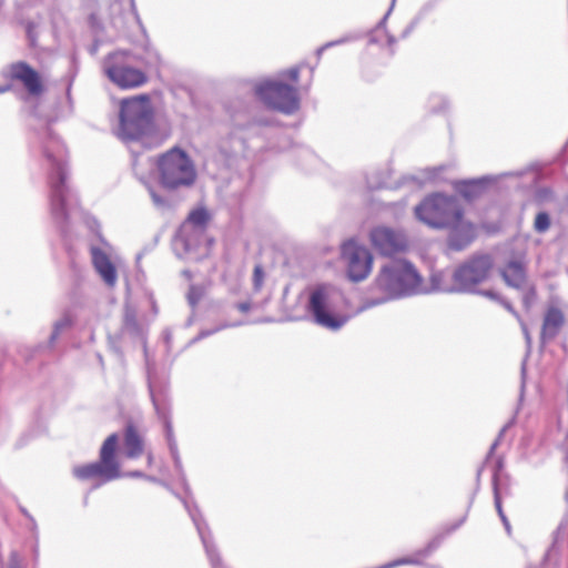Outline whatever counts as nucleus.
Masks as SVG:
<instances>
[{
  "label": "nucleus",
  "mask_w": 568,
  "mask_h": 568,
  "mask_svg": "<svg viewBox=\"0 0 568 568\" xmlns=\"http://www.w3.org/2000/svg\"><path fill=\"white\" fill-rule=\"evenodd\" d=\"M205 241L206 234L201 230H189L184 232L183 227H180L173 240V251L180 258L197 260L200 248Z\"/></svg>",
  "instance_id": "obj_17"
},
{
  "label": "nucleus",
  "mask_w": 568,
  "mask_h": 568,
  "mask_svg": "<svg viewBox=\"0 0 568 568\" xmlns=\"http://www.w3.org/2000/svg\"><path fill=\"white\" fill-rule=\"evenodd\" d=\"M536 180H537V176H536V174L534 173V174H532V182H534V183H536Z\"/></svg>",
  "instance_id": "obj_59"
},
{
  "label": "nucleus",
  "mask_w": 568,
  "mask_h": 568,
  "mask_svg": "<svg viewBox=\"0 0 568 568\" xmlns=\"http://www.w3.org/2000/svg\"><path fill=\"white\" fill-rule=\"evenodd\" d=\"M501 521H503V524L505 526V529H506L507 534L509 535L510 531H511V527H510V524H509L507 517L503 518Z\"/></svg>",
  "instance_id": "obj_47"
},
{
  "label": "nucleus",
  "mask_w": 568,
  "mask_h": 568,
  "mask_svg": "<svg viewBox=\"0 0 568 568\" xmlns=\"http://www.w3.org/2000/svg\"><path fill=\"white\" fill-rule=\"evenodd\" d=\"M499 303H500V304H501V305H503V306H504L508 312H510L513 315L518 316L517 312L514 310V307L511 306V304H510L508 301H506V300L501 298V301H500Z\"/></svg>",
  "instance_id": "obj_44"
},
{
  "label": "nucleus",
  "mask_w": 568,
  "mask_h": 568,
  "mask_svg": "<svg viewBox=\"0 0 568 568\" xmlns=\"http://www.w3.org/2000/svg\"><path fill=\"white\" fill-rule=\"evenodd\" d=\"M449 106V101L448 99L443 95V94H438V93H435V94H432L429 98H428V109L434 112V113H438V112H443L445 111L447 108Z\"/></svg>",
  "instance_id": "obj_29"
},
{
  "label": "nucleus",
  "mask_w": 568,
  "mask_h": 568,
  "mask_svg": "<svg viewBox=\"0 0 568 568\" xmlns=\"http://www.w3.org/2000/svg\"><path fill=\"white\" fill-rule=\"evenodd\" d=\"M392 8H393V6L385 13L383 19L378 22L376 29L371 33V36H369V43L371 44L379 42V39H378L377 34L381 33V32H385L384 29H385V26H386V21H387L388 17H389V14L392 12Z\"/></svg>",
  "instance_id": "obj_34"
},
{
  "label": "nucleus",
  "mask_w": 568,
  "mask_h": 568,
  "mask_svg": "<svg viewBox=\"0 0 568 568\" xmlns=\"http://www.w3.org/2000/svg\"><path fill=\"white\" fill-rule=\"evenodd\" d=\"M418 18H415L406 28L405 30L402 32V38L405 39L407 38L410 32L416 28V26L418 24Z\"/></svg>",
  "instance_id": "obj_41"
},
{
  "label": "nucleus",
  "mask_w": 568,
  "mask_h": 568,
  "mask_svg": "<svg viewBox=\"0 0 568 568\" xmlns=\"http://www.w3.org/2000/svg\"><path fill=\"white\" fill-rule=\"evenodd\" d=\"M244 324V321H237V322H232V323H223L212 329H203L199 333V335L194 338V342L195 341H200V339H203L205 337H209L211 336L212 334L221 331V329H224V328H229V327H237V326H242Z\"/></svg>",
  "instance_id": "obj_32"
},
{
  "label": "nucleus",
  "mask_w": 568,
  "mask_h": 568,
  "mask_svg": "<svg viewBox=\"0 0 568 568\" xmlns=\"http://www.w3.org/2000/svg\"><path fill=\"white\" fill-rule=\"evenodd\" d=\"M514 423H515V417H513L508 423H506V424L503 426V428L499 430L498 437L495 439V442H494V443L491 444V446H490V449H489L488 455H487V457H486V460H485V463H484V465H485V466H486V465H488V464H490L491 456H493V454H494L495 449L497 448V446L499 445V442H500L501 437L504 436V434L506 433V430H507L508 428H510V427L514 425Z\"/></svg>",
  "instance_id": "obj_33"
},
{
  "label": "nucleus",
  "mask_w": 568,
  "mask_h": 568,
  "mask_svg": "<svg viewBox=\"0 0 568 568\" xmlns=\"http://www.w3.org/2000/svg\"><path fill=\"white\" fill-rule=\"evenodd\" d=\"M209 221V213L205 209L200 207L196 210H193L190 214L187 220L181 225L183 227V231L189 230H201L203 233H205L206 230V223Z\"/></svg>",
  "instance_id": "obj_26"
},
{
  "label": "nucleus",
  "mask_w": 568,
  "mask_h": 568,
  "mask_svg": "<svg viewBox=\"0 0 568 568\" xmlns=\"http://www.w3.org/2000/svg\"><path fill=\"white\" fill-rule=\"evenodd\" d=\"M341 254L346 264L347 276L352 282H361L368 276L373 263V256L368 248L354 240H348L342 245Z\"/></svg>",
  "instance_id": "obj_12"
},
{
  "label": "nucleus",
  "mask_w": 568,
  "mask_h": 568,
  "mask_svg": "<svg viewBox=\"0 0 568 568\" xmlns=\"http://www.w3.org/2000/svg\"><path fill=\"white\" fill-rule=\"evenodd\" d=\"M302 153L305 154V155H311V152L307 149H303Z\"/></svg>",
  "instance_id": "obj_57"
},
{
  "label": "nucleus",
  "mask_w": 568,
  "mask_h": 568,
  "mask_svg": "<svg viewBox=\"0 0 568 568\" xmlns=\"http://www.w3.org/2000/svg\"><path fill=\"white\" fill-rule=\"evenodd\" d=\"M272 122L264 118H256L251 122L242 123L235 120L234 126L229 134L230 151L233 154H244L246 151V140L258 132L262 126H268Z\"/></svg>",
  "instance_id": "obj_19"
},
{
  "label": "nucleus",
  "mask_w": 568,
  "mask_h": 568,
  "mask_svg": "<svg viewBox=\"0 0 568 568\" xmlns=\"http://www.w3.org/2000/svg\"><path fill=\"white\" fill-rule=\"evenodd\" d=\"M520 175L521 172H506L500 175H486L479 179L459 181L456 183L455 189L466 200H473L478 197L488 184L497 182L501 178Z\"/></svg>",
  "instance_id": "obj_20"
},
{
  "label": "nucleus",
  "mask_w": 568,
  "mask_h": 568,
  "mask_svg": "<svg viewBox=\"0 0 568 568\" xmlns=\"http://www.w3.org/2000/svg\"><path fill=\"white\" fill-rule=\"evenodd\" d=\"M494 261L489 254H474L459 264L452 274L453 288L462 294H474L491 272Z\"/></svg>",
  "instance_id": "obj_9"
},
{
  "label": "nucleus",
  "mask_w": 568,
  "mask_h": 568,
  "mask_svg": "<svg viewBox=\"0 0 568 568\" xmlns=\"http://www.w3.org/2000/svg\"><path fill=\"white\" fill-rule=\"evenodd\" d=\"M10 89V85H0V93H4Z\"/></svg>",
  "instance_id": "obj_55"
},
{
  "label": "nucleus",
  "mask_w": 568,
  "mask_h": 568,
  "mask_svg": "<svg viewBox=\"0 0 568 568\" xmlns=\"http://www.w3.org/2000/svg\"><path fill=\"white\" fill-rule=\"evenodd\" d=\"M423 566L425 568H443L442 566H438V565H425L424 562H423Z\"/></svg>",
  "instance_id": "obj_56"
},
{
  "label": "nucleus",
  "mask_w": 568,
  "mask_h": 568,
  "mask_svg": "<svg viewBox=\"0 0 568 568\" xmlns=\"http://www.w3.org/2000/svg\"><path fill=\"white\" fill-rule=\"evenodd\" d=\"M144 55L130 50H116L109 53L103 61V71L108 79L120 89H135L148 81L146 74L138 67V62L153 67L160 62L159 53L149 44Z\"/></svg>",
  "instance_id": "obj_5"
},
{
  "label": "nucleus",
  "mask_w": 568,
  "mask_h": 568,
  "mask_svg": "<svg viewBox=\"0 0 568 568\" xmlns=\"http://www.w3.org/2000/svg\"><path fill=\"white\" fill-rule=\"evenodd\" d=\"M122 334L141 341L143 346H145L144 327L138 322L134 310L129 306L125 307L124 312ZM144 352L146 353V347H144Z\"/></svg>",
  "instance_id": "obj_25"
},
{
  "label": "nucleus",
  "mask_w": 568,
  "mask_h": 568,
  "mask_svg": "<svg viewBox=\"0 0 568 568\" xmlns=\"http://www.w3.org/2000/svg\"><path fill=\"white\" fill-rule=\"evenodd\" d=\"M565 323L562 312L557 307H549L544 316L540 342L546 344L552 341L558 334Z\"/></svg>",
  "instance_id": "obj_22"
},
{
  "label": "nucleus",
  "mask_w": 568,
  "mask_h": 568,
  "mask_svg": "<svg viewBox=\"0 0 568 568\" xmlns=\"http://www.w3.org/2000/svg\"><path fill=\"white\" fill-rule=\"evenodd\" d=\"M374 287L382 293V296L367 297L359 307V312L389 301L428 292L423 287L422 276L415 266L402 258L390 260L381 267L374 281Z\"/></svg>",
  "instance_id": "obj_2"
},
{
  "label": "nucleus",
  "mask_w": 568,
  "mask_h": 568,
  "mask_svg": "<svg viewBox=\"0 0 568 568\" xmlns=\"http://www.w3.org/2000/svg\"><path fill=\"white\" fill-rule=\"evenodd\" d=\"M165 339H166V343H169V341H170V334L169 333L165 335Z\"/></svg>",
  "instance_id": "obj_60"
},
{
  "label": "nucleus",
  "mask_w": 568,
  "mask_h": 568,
  "mask_svg": "<svg viewBox=\"0 0 568 568\" xmlns=\"http://www.w3.org/2000/svg\"><path fill=\"white\" fill-rule=\"evenodd\" d=\"M566 497H567V499H568V490H567Z\"/></svg>",
  "instance_id": "obj_62"
},
{
  "label": "nucleus",
  "mask_w": 568,
  "mask_h": 568,
  "mask_svg": "<svg viewBox=\"0 0 568 568\" xmlns=\"http://www.w3.org/2000/svg\"><path fill=\"white\" fill-rule=\"evenodd\" d=\"M327 49H329V48H328V47H326V43H325V44H323L322 47H320V48L316 50V55H317V58L320 59V58H321V55L323 54V52H324L325 50H327Z\"/></svg>",
  "instance_id": "obj_48"
},
{
  "label": "nucleus",
  "mask_w": 568,
  "mask_h": 568,
  "mask_svg": "<svg viewBox=\"0 0 568 568\" xmlns=\"http://www.w3.org/2000/svg\"><path fill=\"white\" fill-rule=\"evenodd\" d=\"M527 568H532L531 566H528Z\"/></svg>",
  "instance_id": "obj_63"
},
{
  "label": "nucleus",
  "mask_w": 568,
  "mask_h": 568,
  "mask_svg": "<svg viewBox=\"0 0 568 568\" xmlns=\"http://www.w3.org/2000/svg\"><path fill=\"white\" fill-rule=\"evenodd\" d=\"M358 37L356 36H344L337 40H333V41H329V42H326V47L328 48H333V47H336V45H341V44H344V43H347V42H351V41H354L356 40Z\"/></svg>",
  "instance_id": "obj_38"
},
{
  "label": "nucleus",
  "mask_w": 568,
  "mask_h": 568,
  "mask_svg": "<svg viewBox=\"0 0 568 568\" xmlns=\"http://www.w3.org/2000/svg\"><path fill=\"white\" fill-rule=\"evenodd\" d=\"M480 473H481V469H479L477 473V479H479Z\"/></svg>",
  "instance_id": "obj_61"
},
{
  "label": "nucleus",
  "mask_w": 568,
  "mask_h": 568,
  "mask_svg": "<svg viewBox=\"0 0 568 568\" xmlns=\"http://www.w3.org/2000/svg\"><path fill=\"white\" fill-rule=\"evenodd\" d=\"M501 469H503V460H501V458H497L493 465V491H494V504H495L496 510H497L500 519L506 517V515L504 514V510H503L501 497H500V493H499V488H498V475Z\"/></svg>",
  "instance_id": "obj_27"
},
{
  "label": "nucleus",
  "mask_w": 568,
  "mask_h": 568,
  "mask_svg": "<svg viewBox=\"0 0 568 568\" xmlns=\"http://www.w3.org/2000/svg\"><path fill=\"white\" fill-rule=\"evenodd\" d=\"M201 298V292L195 286H191L187 292V301L192 307H195Z\"/></svg>",
  "instance_id": "obj_37"
},
{
  "label": "nucleus",
  "mask_w": 568,
  "mask_h": 568,
  "mask_svg": "<svg viewBox=\"0 0 568 568\" xmlns=\"http://www.w3.org/2000/svg\"><path fill=\"white\" fill-rule=\"evenodd\" d=\"M116 135L128 144H140L144 149L158 148L164 142L165 136L155 126L146 95L122 101Z\"/></svg>",
  "instance_id": "obj_3"
},
{
  "label": "nucleus",
  "mask_w": 568,
  "mask_h": 568,
  "mask_svg": "<svg viewBox=\"0 0 568 568\" xmlns=\"http://www.w3.org/2000/svg\"><path fill=\"white\" fill-rule=\"evenodd\" d=\"M264 282V272L261 265H256L253 271V288L258 292Z\"/></svg>",
  "instance_id": "obj_35"
},
{
  "label": "nucleus",
  "mask_w": 568,
  "mask_h": 568,
  "mask_svg": "<svg viewBox=\"0 0 568 568\" xmlns=\"http://www.w3.org/2000/svg\"><path fill=\"white\" fill-rule=\"evenodd\" d=\"M523 329H524V334H525V337H526V342H527L528 345H530V343H531L530 335H529V333H528V331H527V328L525 326L523 327Z\"/></svg>",
  "instance_id": "obj_52"
},
{
  "label": "nucleus",
  "mask_w": 568,
  "mask_h": 568,
  "mask_svg": "<svg viewBox=\"0 0 568 568\" xmlns=\"http://www.w3.org/2000/svg\"><path fill=\"white\" fill-rule=\"evenodd\" d=\"M551 225L550 216L547 212H539L534 221V230L539 233L544 234L546 233Z\"/></svg>",
  "instance_id": "obj_30"
},
{
  "label": "nucleus",
  "mask_w": 568,
  "mask_h": 568,
  "mask_svg": "<svg viewBox=\"0 0 568 568\" xmlns=\"http://www.w3.org/2000/svg\"><path fill=\"white\" fill-rule=\"evenodd\" d=\"M185 510L187 511L189 516L191 517L196 531L199 534V537L203 544L205 554L207 556V559L211 564L212 568H227L219 554L217 547L213 540L212 532L210 530L209 525L206 524L205 519L203 518L199 507L196 504L191 503L184 498H181Z\"/></svg>",
  "instance_id": "obj_13"
},
{
  "label": "nucleus",
  "mask_w": 568,
  "mask_h": 568,
  "mask_svg": "<svg viewBox=\"0 0 568 568\" xmlns=\"http://www.w3.org/2000/svg\"><path fill=\"white\" fill-rule=\"evenodd\" d=\"M530 295H531V296H534V295H535V292H534V291H531L529 294H526V295H525V297H524V303H525V305H526V306H528V305H529V297H530Z\"/></svg>",
  "instance_id": "obj_51"
},
{
  "label": "nucleus",
  "mask_w": 568,
  "mask_h": 568,
  "mask_svg": "<svg viewBox=\"0 0 568 568\" xmlns=\"http://www.w3.org/2000/svg\"><path fill=\"white\" fill-rule=\"evenodd\" d=\"M22 513L31 519L32 524H33V529L36 530L37 529V524L34 523V519L26 511V510H22Z\"/></svg>",
  "instance_id": "obj_53"
},
{
  "label": "nucleus",
  "mask_w": 568,
  "mask_h": 568,
  "mask_svg": "<svg viewBox=\"0 0 568 568\" xmlns=\"http://www.w3.org/2000/svg\"><path fill=\"white\" fill-rule=\"evenodd\" d=\"M385 36H386L388 45H393L396 42V39L394 36L387 34V33H385Z\"/></svg>",
  "instance_id": "obj_49"
},
{
  "label": "nucleus",
  "mask_w": 568,
  "mask_h": 568,
  "mask_svg": "<svg viewBox=\"0 0 568 568\" xmlns=\"http://www.w3.org/2000/svg\"><path fill=\"white\" fill-rule=\"evenodd\" d=\"M476 294H478V295H483V296H485V297H487V298H489V300H491V301H496V302H498V303H499V302L501 301V298H503V297H501L497 292H495V291H493V290H479V288H478V292H477Z\"/></svg>",
  "instance_id": "obj_39"
},
{
  "label": "nucleus",
  "mask_w": 568,
  "mask_h": 568,
  "mask_svg": "<svg viewBox=\"0 0 568 568\" xmlns=\"http://www.w3.org/2000/svg\"><path fill=\"white\" fill-rule=\"evenodd\" d=\"M430 286H432L430 291H433V292L438 291V292H445V293H454L453 291H450V288H453V284L445 285L443 283V274L440 272L432 273Z\"/></svg>",
  "instance_id": "obj_31"
},
{
  "label": "nucleus",
  "mask_w": 568,
  "mask_h": 568,
  "mask_svg": "<svg viewBox=\"0 0 568 568\" xmlns=\"http://www.w3.org/2000/svg\"><path fill=\"white\" fill-rule=\"evenodd\" d=\"M464 215L463 206L455 196L436 193L425 197L416 207L417 220L432 229H446Z\"/></svg>",
  "instance_id": "obj_7"
},
{
  "label": "nucleus",
  "mask_w": 568,
  "mask_h": 568,
  "mask_svg": "<svg viewBox=\"0 0 568 568\" xmlns=\"http://www.w3.org/2000/svg\"><path fill=\"white\" fill-rule=\"evenodd\" d=\"M132 153V170L136 179L148 189L154 206L159 210H166L171 207L170 201L161 195L154 186L150 184L149 174L154 169L153 159L150 156H140L139 152L131 148Z\"/></svg>",
  "instance_id": "obj_15"
},
{
  "label": "nucleus",
  "mask_w": 568,
  "mask_h": 568,
  "mask_svg": "<svg viewBox=\"0 0 568 568\" xmlns=\"http://www.w3.org/2000/svg\"><path fill=\"white\" fill-rule=\"evenodd\" d=\"M3 74L11 80L21 82L31 95H39L43 91L39 72L24 61L9 64Z\"/></svg>",
  "instance_id": "obj_18"
},
{
  "label": "nucleus",
  "mask_w": 568,
  "mask_h": 568,
  "mask_svg": "<svg viewBox=\"0 0 568 568\" xmlns=\"http://www.w3.org/2000/svg\"><path fill=\"white\" fill-rule=\"evenodd\" d=\"M144 478H145V479H148L149 481L158 483V484H161V485H163V486L168 487V485H166V484L161 483L158 478H155V477H153V476L144 475Z\"/></svg>",
  "instance_id": "obj_46"
},
{
  "label": "nucleus",
  "mask_w": 568,
  "mask_h": 568,
  "mask_svg": "<svg viewBox=\"0 0 568 568\" xmlns=\"http://www.w3.org/2000/svg\"><path fill=\"white\" fill-rule=\"evenodd\" d=\"M146 457H148V464H149V465H152V463H153V455H152V453H151V452H149V453H148V455H146Z\"/></svg>",
  "instance_id": "obj_54"
},
{
  "label": "nucleus",
  "mask_w": 568,
  "mask_h": 568,
  "mask_svg": "<svg viewBox=\"0 0 568 568\" xmlns=\"http://www.w3.org/2000/svg\"><path fill=\"white\" fill-rule=\"evenodd\" d=\"M119 442L116 434H111L103 443L100 450V460L91 464L74 466L72 474L79 480L98 479L93 488L102 484L112 481L122 476L120 464L115 457V450Z\"/></svg>",
  "instance_id": "obj_8"
},
{
  "label": "nucleus",
  "mask_w": 568,
  "mask_h": 568,
  "mask_svg": "<svg viewBox=\"0 0 568 568\" xmlns=\"http://www.w3.org/2000/svg\"><path fill=\"white\" fill-rule=\"evenodd\" d=\"M255 95L270 109L294 114L301 105L297 88L281 80H265L254 87Z\"/></svg>",
  "instance_id": "obj_11"
},
{
  "label": "nucleus",
  "mask_w": 568,
  "mask_h": 568,
  "mask_svg": "<svg viewBox=\"0 0 568 568\" xmlns=\"http://www.w3.org/2000/svg\"><path fill=\"white\" fill-rule=\"evenodd\" d=\"M235 307L242 312V313H246L251 310V304L248 302H241V303H237L235 305Z\"/></svg>",
  "instance_id": "obj_42"
},
{
  "label": "nucleus",
  "mask_w": 568,
  "mask_h": 568,
  "mask_svg": "<svg viewBox=\"0 0 568 568\" xmlns=\"http://www.w3.org/2000/svg\"><path fill=\"white\" fill-rule=\"evenodd\" d=\"M160 183L164 189L178 190L191 186L196 179V171L187 153L179 148H173L163 153L156 161Z\"/></svg>",
  "instance_id": "obj_6"
},
{
  "label": "nucleus",
  "mask_w": 568,
  "mask_h": 568,
  "mask_svg": "<svg viewBox=\"0 0 568 568\" xmlns=\"http://www.w3.org/2000/svg\"><path fill=\"white\" fill-rule=\"evenodd\" d=\"M447 229L449 230L448 246L453 251H462L466 248L476 235L474 225L464 220V215Z\"/></svg>",
  "instance_id": "obj_21"
},
{
  "label": "nucleus",
  "mask_w": 568,
  "mask_h": 568,
  "mask_svg": "<svg viewBox=\"0 0 568 568\" xmlns=\"http://www.w3.org/2000/svg\"><path fill=\"white\" fill-rule=\"evenodd\" d=\"M146 366H148V385H149V392L150 396L154 406V409L156 412L158 417L163 422L165 433H166V439L169 444V449L174 463V468L178 473V475L181 478L182 485L186 491H189V485L186 481V477L184 474V469L182 466V460L178 450L176 442L173 437V428L172 423L170 418V406H169V398L168 394L164 387L159 386L154 379L153 375V367L146 359Z\"/></svg>",
  "instance_id": "obj_10"
},
{
  "label": "nucleus",
  "mask_w": 568,
  "mask_h": 568,
  "mask_svg": "<svg viewBox=\"0 0 568 568\" xmlns=\"http://www.w3.org/2000/svg\"><path fill=\"white\" fill-rule=\"evenodd\" d=\"M306 316L317 326L338 332L351 320L346 311V296L331 283H317L306 290Z\"/></svg>",
  "instance_id": "obj_4"
},
{
  "label": "nucleus",
  "mask_w": 568,
  "mask_h": 568,
  "mask_svg": "<svg viewBox=\"0 0 568 568\" xmlns=\"http://www.w3.org/2000/svg\"><path fill=\"white\" fill-rule=\"evenodd\" d=\"M463 521H464V519H463V520H460V523H458L457 525H455V526L453 527V529L458 528V527L463 524Z\"/></svg>",
  "instance_id": "obj_58"
},
{
  "label": "nucleus",
  "mask_w": 568,
  "mask_h": 568,
  "mask_svg": "<svg viewBox=\"0 0 568 568\" xmlns=\"http://www.w3.org/2000/svg\"><path fill=\"white\" fill-rule=\"evenodd\" d=\"M373 246L385 256L405 251L408 246L406 234L402 230L388 226H376L369 233Z\"/></svg>",
  "instance_id": "obj_14"
},
{
  "label": "nucleus",
  "mask_w": 568,
  "mask_h": 568,
  "mask_svg": "<svg viewBox=\"0 0 568 568\" xmlns=\"http://www.w3.org/2000/svg\"><path fill=\"white\" fill-rule=\"evenodd\" d=\"M505 283L513 288L521 290L526 283V271L518 261L509 262L500 272Z\"/></svg>",
  "instance_id": "obj_24"
},
{
  "label": "nucleus",
  "mask_w": 568,
  "mask_h": 568,
  "mask_svg": "<svg viewBox=\"0 0 568 568\" xmlns=\"http://www.w3.org/2000/svg\"><path fill=\"white\" fill-rule=\"evenodd\" d=\"M9 568H22L21 558L17 551L10 554Z\"/></svg>",
  "instance_id": "obj_40"
},
{
  "label": "nucleus",
  "mask_w": 568,
  "mask_h": 568,
  "mask_svg": "<svg viewBox=\"0 0 568 568\" xmlns=\"http://www.w3.org/2000/svg\"><path fill=\"white\" fill-rule=\"evenodd\" d=\"M27 33H28V38H29L31 44L34 45L36 44V34L33 31V26L31 23L27 28Z\"/></svg>",
  "instance_id": "obj_43"
},
{
  "label": "nucleus",
  "mask_w": 568,
  "mask_h": 568,
  "mask_svg": "<svg viewBox=\"0 0 568 568\" xmlns=\"http://www.w3.org/2000/svg\"><path fill=\"white\" fill-rule=\"evenodd\" d=\"M144 473L140 471V470H134V471H131L129 474V476L131 477H135V478H144Z\"/></svg>",
  "instance_id": "obj_45"
},
{
  "label": "nucleus",
  "mask_w": 568,
  "mask_h": 568,
  "mask_svg": "<svg viewBox=\"0 0 568 568\" xmlns=\"http://www.w3.org/2000/svg\"><path fill=\"white\" fill-rule=\"evenodd\" d=\"M32 551H33V556H34V559L38 558L39 556V545H38V541H36L33 548H32Z\"/></svg>",
  "instance_id": "obj_50"
},
{
  "label": "nucleus",
  "mask_w": 568,
  "mask_h": 568,
  "mask_svg": "<svg viewBox=\"0 0 568 568\" xmlns=\"http://www.w3.org/2000/svg\"><path fill=\"white\" fill-rule=\"evenodd\" d=\"M111 246L101 239L100 244H90L92 265L105 285L113 287L118 281V272L110 256Z\"/></svg>",
  "instance_id": "obj_16"
},
{
  "label": "nucleus",
  "mask_w": 568,
  "mask_h": 568,
  "mask_svg": "<svg viewBox=\"0 0 568 568\" xmlns=\"http://www.w3.org/2000/svg\"><path fill=\"white\" fill-rule=\"evenodd\" d=\"M144 453V438L136 428L129 424L123 435V454L129 459H138Z\"/></svg>",
  "instance_id": "obj_23"
},
{
  "label": "nucleus",
  "mask_w": 568,
  "mask_h": 568,
  "mask_svg": "<svg viewBox=\"0 0 568 568\" xmlns=\"http://www.w3.org/2000/svg\"><path fill=\"white\" fill-rule=\"evenodd\" d=\"M42 153L49 165L50 211L52 220L62 235H67L70 219L79 209L77 193L67 183V149L50 126L39 135Z\"/></svg>",
  "instance_id": "obj_1"
},
{
  "label": "nucleus",
  "mask_w": 568,
  "mask_h": 568,
  "mask_svg": "<svg viewBox=\"0 0 568 568\" xmlns=\"http://www.w3.org/2000/svg\"><path fill=\"white\" fill-rule=\"evenodd\" d=\"M72 324H73L72 317L68 313L63 314V316L61 318L55 321L53 323L52 332L49 336V346L52 347L55 344V342L58 341V338L63 333H65L67 331H69L71 328Z\"/></svg>",
  "instance_id": "obj_28"
},
{
  "label": "nucleus",
  "mask_w": 568,
  "mask_h": 568,
  "mask_svg": "<svg viewBox=\"0 0 568 568\" xmlns=\"http://www.w3.org/2000/svg\"><path fill=\"white\" fill-rule=\"evenodd\" d=\"M300 71H301V67L300 65H295V67H292L287 70H284L280 73V78L284 79V78H287L290 79L292 82L296 83L300 79Z\"/></svg>",
  "instance_id": "obj_36"
}]
</instances>
